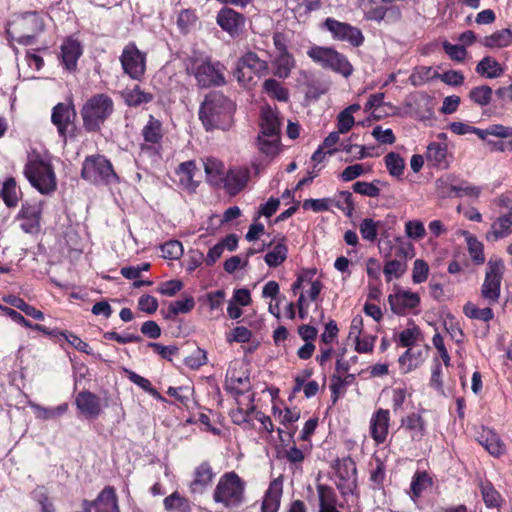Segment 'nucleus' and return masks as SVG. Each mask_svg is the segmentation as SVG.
Masks as SVG:
<instances>
[{
	"label": "nucleus",
	"mask_w": 512,
	"mask_h": 512,
	"mask_svg": "<svg viewBox=\"0 0 512 512\" xmlns=\"http://www.w3.org/2000/svg\"><path fill=\"white\" fill-rule=\"evenodd\" d=\"M235 103L220 91H211L199 107V119L206 131L228 130L233 124Z\"/></svg>",
	"instance_id": "obj_1"
},
{
	"label": "nucleus",
	"mask_w": 512,
	"mask_h": 512,
	"mask_svg": "<svg viewBox=\"0 0 512 512\" xmlns=\"http://www.w3.org/2000/svg\"><path fill=\"white\" fill-rule=\"evenodd\" d=\"M114 112V101L106 93L88 98L80 109L83 129L87 133H98Z\"/></svg>",
	"instance_id": "obj_2"
},
{
	"label": "nucleus",
	"mask_w": 512,
	"mask_h": 512,
	"mask_svg": "<svg viewBox=\"0 0 512 512\" xmlns=\"http://www.w3.org/2000/svg\"><path fill=\"white\" fill-rule=\"evenodd\" d=\"M246 482L235 472L222 474L213 491L214 502L228 509L240 507L245 502Z\"/></svg>",
	"instance_id": "obj_3"
},
{
	"label": "nucleus",
	"mask_w": 512,
	"mask_h": 512,
	"mask_svg": "<svg viewBox=\"0 0 512 512\" xmlns=\"http://www.w3.org/2000/svg\"><path fill=\"white\" fill-rule=\"evenodd\" d=\"M185 70L195 78L200 88L217 87L226 83L224 65L210 58L190 57L186 61Z\"/></svg>",
	"instance_id": "obj_4"
},
{
	"label": "nucleus",
	"mask_w": 512,
	"mask_h": 512,
	"mask_svg": "<svg viewBox=\"0 0 512 512\" xmlns=\"http://www.w3.org/2000/svg\"><path fill=\"white\" fill-rule=\"evenodd\" d=\"M45 29V23L40 13L24 12L17 15L7 27V35L18 44L29 46L36 42L37 36Z\"/></svg>",
	"instance_id": "obj_5"
},
{
	"label": "nucleus",
	"mask_w": 512,
	"mask_h": 512,
	"mask_svg": "<svg viewBox=\"0 0 512 512\" xmlns=\"http://www.w3.org/2000/svg\"><path fill=\"white\" fill-rule=\"evenodd\" d=\"M81 178L94 186H110L120 183V177L112 162L102 154L85 157L81 168Z\"/></svg>",
	"instance_id": "obj_6"
},
{
	"label": "nucleus",
	"mask_w": 512,
	"mask_h": 512,
	"mask_svg": "<svg viewBox=\"0 0 512 512\" xmlns=\"http://www.w3.org/2000/svg\"><path fill=\"white\" fill-rule=\"evenodd\" d=\"M24 175L29 183L41 194L56 190L57 181L52 164L39 156L30 159L24 167Z\"/></svg>",
	"instance_id": "obj_7"
},
{
	"label": "nucleus",
	"mask_w": 512,
	"mask_h": 512,
	"mask_svg": "<svg viewBox=\"0 0 512 512\" xmlns=\"http://www.w3.org/2000/svg\"><path fill=\"white\" fill-rule=\"evenodd\" d=\"M307 55L322 68L330 69L345 78L353 73L354 69L348 58L332 47L315 45L308 49Z\"/></svg>",
	"instance_id": "obj_8"
},
{
	"label": "nucleus",
	"mask_w": 512,
	"mask_h": 512,
	"mask_svg": "<svg viewBox=\"0 0 512 512\" xmlns=\"http://www.w3.org/2000/svg\"><path fill=\"white\" fill-rule=\"evenodd\" d=\"M147 56L134 41L128 42L119 56L123 74L131 80L142 81L147 72Z\"/></svg>",
	"instance_id": "obj_9"
},
{
	"label": "nucleus",
	"mask_w": 512,
	"mask_h": 512,
	"mask_svg": "<svg viewBox=\"0 0 512 512\" xmlns=\"http://www.w3.org/2000/svg\"><path fill=\"white\" fill-rule=\"evenodd\" d=\"M504 269L505 266L502 259H490L487 263V270L481 287V297L489 305L499 301Z\"/></svg>",
	"instance_id": "obj_10"
},
{
	"label": "nucleus",
	"mask_w": 512,
	"mask_h": 512,
	"mask_svg": "<svg viewBox=\"0 0 512 512\" xmlns=\"http://www.w3.org/2000/svg\"><path fill=\"white\" fill-rule=\"evenodd\" d=\"M44 202L40 200H26L16 216L20 221V228L24 233L36 235L41 230V220Z\"/></svg>",
	"instance_id": "obj_11"
},
{
	"label": "nucleus",
	"mask_w": 512,
	"mask_h": 512,
	"mask_svg": "<svg viewBox=\"0 0 512 512\" xmlns=\"http://www.w3.org/2000/svg\"><path fill=\"white\" fill-rule=\"evenodd\" d=\"M77 113L73 103H58L52 109L51 122L56 126L59 136L66 140L67 136L75 137V119Z\"/></svg>",
	"instance_id": "obj_12"
},
{
	"label": "nucleus",
	"mask_w": 512,
	"mask_h": 512,
	"mask_svg": "<svg viewBox=\"0 0 512 512\" xmlns=\"http://www.w3.org/2000/svg\"><path fill=\"white\" fill-rule=\"evenodd\" d=\"M324 27L335 40L348 42L353 47H359L364 43L365 38L362 31L349 23L328 17L324 21Z\"/></svg>",
	"instance_id": "obj_13"
},
{
	"label": "nucleus",
	"mask_w": 512,
	"mask_h": 512,
	"mask_svg": "<svg viewBox=\"0 0 512 512\" xmlns=\"http://www.w3.org/2000/svg\"><path fill=\"white\" fill-rule=\"evenodd\" d=\"M391 311L398 316H405L420 306L421 298L416 292L396 286L394 293L388 296Z\"/></svg>",
	"instance_id": "obj_14"
},
{
	"label": "nucleus",
	"mask_w": 512,
	"mask_h": 512,
	"mask_svg": "<svg viewBox=\"0 0 512 512\" xmlns=\"http://www.w3.org/2000/svg\"><path fill=\"white\" fill-rule=\"evenodd\" d=\"M389 427L390 411L384 408L376 409L370 418L369 433L377 445H381L387 440Z\"/></svg>",
	"instance_id": "obj_15"
},
{
	"label": "nucleus",
	"mask_w": 512,
	"mask_h": 512,
	"mask_svg": "<svg viewBox=\"0 0 512 512\" xmlns=\"http://www.w3.org/2000/svg\"><path fill=\"white\" fill-rule=\"evenodd\" d=\"M74 404L86 419H95L102 412L100 397L89 390L80 391L75 397Z\"/></svg>",
	"instance_id": "obj_16"
},
{
	"label": "nucleus",
	"mask_w": 512,
	"mask_h": 512,
	"mask_svg": "<svg viewBox=\"0 0 512 512\" xmlns=\"http://www.w3.org/2000/svg\"><path fill=\"white\" fill-rule=\"evenodd\" d=\"M237 363L230 365L226 372L225 390L235 397L244 395L251 389L250 377L245 372L238 373Z\"/></svg>",
	"instance_id": "obj_17"
},
{
	"label": "nucleus",
	"mask_w": 512,
	"mask_h": 512,
	"mask_svg": "<svg viewBox=\"0 0 512 512\" xmlns=\"http://www.w3.org/2000/svg\"><path fill=\"white\" fill-rule=\"evenodd\" d=\"M144 143L141 144V150H150L156 146H160L164 137V130L162 122L149 115L147 123L141 130Z\"/></svg>",
	"instance_id": "obj_18"
},
{
	"label": "nucleus",
	"mask_w": 512,
	"mask_h": 512,
	"mask_svg": "<svg viewBox=\"0 0 512 512\" xmlns=\"http://www.w3.org/2000/svg\"><path fill=\"white\" fill-rule=\"evenodd\" d=\"M216 474L211 463L207 460L202 461L193 471V480L190 483L192 493H203L214 482Z\"/></svg>",
	"instance_id": "obj_19"
},
{
	"label": "nucleus",
	"mask_w": 512,
	"mask_h": 512,
	"mask_svg": "<svg viewBox=\"0 0 512 512\" xmlns=\"http://www.w3.org/2000/svg\"><path fill=\"white\" fill-rule=\"evenodd\" d=\"M216 21L222 30L228 32L231 36H235L243 29L245 17L241 13L226 7L218 12Z\"/></svg>",
	"instance_id": "obj_20"
},
{
	"label": "nucleus",
	"mask_w": 512,
	"mask_h": 512,
	"mask_svg": "<svg viewBox=\"0 0 512 512\" xmlns=\"http://www.w3.org/2000/svg\"><path fill=\"white\" fill-rule=\"evenodd\" d=\"M60 60L64 68L73 72L77 68L78 59L83 54L81 43L72 37H67L61 44Z\"/></svg>",
	"instance_id": "obj_21"
},
{
	"label": "nucleus",
	"mask_w": 512,
	"mask_h": 512,
	"mask_svg": "<svg viewBox=\"0 0 512 512\" xmlns=\"http://www.w3.org/2000/svg\"><path fill=\"white\" fill-rule=\"evenodd\" d=\"M477 442L493 457L499 458L506 453V445L493 430L483 427L479 432Z\"/></svg>",
	"instance_id": "obj_22"
},
{
	"label": "nucleus",
	"mask_w": 512,
	"mask_h": 512,
	"mask_svg": "<svg viewBox=\"0 0 512 512\" xmlns=\"http://www.w3.org/2000/svg\"><path fill=\"white\" fill-rule=\"evenodd\" d=\"M283 494V480L281 477L273 479L264 493L261 512H278Z\"/></svg>",
	"instance_id": "obj_23"
},
{
	"label": "nucleus",
	"mask_w": 512,
	"mask_h": 512,
	"mask_svg": "<svg viewBox=\"0 0 512 512\" xmlns=\"http://www.w3.org/2000/svg\"><path fill=\"white\" fill-rule=\"evenodd\" d=\"M249 180V170L247 168L230 169L225 175L222 183L226 192L230 196L240 193L247 185Z\"/></svg>",
	"instance_id": "obj_24"
},
{
	"label": "nucleus",
	"mask_w": 512,
	"mask_h": 512,
	"mask_svg": "<svg viewBox=\"0 0 512 512\" xmlns=\"http://www.w3.org/2000/svg\"><path fill=\"white\" fill-rule=\"evenodd\" d=\"M401 427L409 434L412 441H421L427 433L426 421L417 412H412L402 418Z\"/></svg>",
	"instance_id": "obj_25"
},
{
	"label": "nucleus",
	"mask_w": 512,
	"mask_h": 512,
	"mask_svg": "<svg viewBox=\"0 0 512 512\" xmlns=\"http://www.w3.org/2000/svg\"><path fill=\"white\" fill-rule=\"evenodd\" d=\"M512 234V212H506L498 216L486 233V239L494 242L504 239Z\"/></svg>",
	"instance_id": "obj_26"
},
{
	"label": "nucleus",
	"mask_w": 512,
	"mask_h": 512,
	"mask_svg": "<svg viewBox=\"0 0 512 512\" xmlns=\"http://www.w3.org/2000/svg\"><path fill=\"white\" fill-rule=\"evenodd\" d=\"M238 73L242 68L251 70L258 77L265 76L269 73V63L261 59L256 52L248 51L243 54L238 62Z\"/></svg>",
	"instance_id": "obj_27"
},
{
	"label": "nucleus",
	"mask_w": 512,
	"mask_h": 512,
	"mask_svg": "<svg viewBox=\"0 0 512 512\" xmlns=\"http://www.w3.org/2000/svg\"><path fill=\"white\" fill-rule=\"evenodd\" d=\"M271 65L273 75L284 80L290 77L296 66V61L292 53L276 54Z\"/></svg>",
	"instance_id": "obj_28"
},
{
	"label": "nucleus",
	"mask_w": 512,
	"mask_h": 512,
	"mask_svg": "<svg viewBox=\"0 0 512 512\" xmlns=\"http://www.w3.org/2000/svg\"><path fill=\"white\" fill-rule=\"evenodd\" d=\"M448 147L446 143L431 142L427 146L426 159L430 165L446 169L449 166Z\"/></svg>",
	"instance_id": "obj_29"
},
{
	"label": "nucleus",
	"mask_w": 512,
	"mask_h": 512,
	"mask_svg": "<svg viewBox=\"0 0 512 512\" xmlns=\"http://www.w3.org/2000/svg\"><path fill=\"white\" fill-rule=\"evenodd\" d=\"M196 171L197 166L194 160L182 162L176 170L180 176V185L189 192H195L198 187V182L194 180Z\"/></svg>",
	"instance_id": "obj_30"
},
{
	"label": "nucleus",
	"mask_w": 512,
	"mask_h": 512,
	"mask_svg": "<svg viewBox=\"0 0 512 512\" xmlns=\"http://www.w3.org/2000/svg\"><path fill=\"white\" fill-rule=\"evenodd\" d=\"M124 103L128 107H139L143 104H148L154 100V95L150 92L144 91L139 85L132 88H126L122 92Z\"/></svg>",
	"instance_id": "obj_31"
},
{
	"label": "nucleus",
	"mask_w": 512,
	"mask_h": 512,
	"mask_svg": "<svg viewBox=\"0 0 512 512\" xmlns=\"http://www.w3.org/2000/svg\"><path fill=\"white\" fill-rule=\"evenodd\" d=\"M259 126L261 135L280 137V120L271 109L261 113Z\"/></svg>",
	"instance_id": "obj_32"
},
{
	"label": "nucleus",
	"mask_w": 512,
	"mask_h": 512,
	"mask_svg": "<svg viewBox=\"0 0 512 512\" xmlns=\"http://www.w3.org/2000/svg\"><path fill=\"white\" fill-rule=\"evenodd\" d=\"M356 375L355 374H346V375H338L332 374L330 377V391H331V400L333 404L339 400V398L344 394L345 388L355 383Z\"/></svg>",
	"instance_id": "obj_33"
},
{
	"label": "nucleus",
	"mask_w": 512,
	"mask_h": 512,
	"mask_svg": "<svg viewBox=\"0 0 512 512\" xmlns=\"http://www.w3.org/2000/svg\"><path fill=\"white\" fill-rule=\"evenodd\" d=\"M339 480L357 479V467L355 461L350 457L337 458L331 465Z\"/></svg>",
	"instance_id": "obj_34"
},
{
	"label": "nucleus",
	"mask_w": 512,
	"mask_h": 512,
	"mask_svg": "<svg viewBox=\"0 0 512 512\" xmlns=\"http://www.w3.org/2000/svg\"><path fill=\"white\" fill-rule=\"evenodd\" d=\"M423 353L421 350L415 351L413 347L407 350L399 357V369L401 373L407 374L415 370L423 362Z\"/></svg>",
	"instance_id": "obj_35"
},
{
	"label": "nucleus",
	"mask_w": 512,
	"mask_h": 512,
	"mask_svg": "<svg viewBox=\"0 0 512 512\" xmlns=\"http://www.w3.org/2000/svg\"><path fill=\"white\" fill-rule=\"evenodd\" d=\"M433 486V479L426 471L417 470L411 480L410 491L411 499L416 500L422 496V493Z\"/></svg>",
	"instance_id": "obj_36"
},
{
	"label": "nucleus",
	"mask_w": 512,
	"mask_h": 512,
	"mask_svg": "<svg viewBox=\"0 0 512 512\" xmlns=\"http://www.w3.org/2000/svg\"><path fill=\"white\" fill-rule=\"evenodd\" d=\"M262 91L271 99L279 102H288L289 100V90L274 78H268L263 82Z\"/></svg>",
	"instance_id": "obj_37"
},
{
	"label": "nucleus",
	"mask_w": 512,
	"mask_h": 512,
	"mask_svg": "<svg viewBox=\"0 0 512 512\" xmlns=\"http://www.w3.org/2000/svg\"><path fill=\"white\" fill-rule=\"evenodd\" d=\"M224 164L215 159L207 158L204 162V171L207 181L214 186H219L224 179Z\"/></svg>",
	"instance_id": "obj_38"
},
{
	"label": "nucleus",
	"mask_w": 512,
	"mask_h": 512,
	"mask_svg": "<svg viewBox=\"0 0 512 512\" xmlns=\"http://www.w3.org/2000/svg\"><path fill=\"white\" fill-rule=\"evenodd\" d=\"M195 307V300L192 296H187L183 300L170 302L167 312L161 311L167 320H175L178 314H187Z\"/></svg>",
	"instance_id": "obj_39"
},
{
	"label": "nucleus",
	"mask_w": 512,
	"mask_h": 512,
	"mask_svg": "<svg viewBox=\"0 0 512 512\" xmlns=\"http://www.w3.org/2000/svg\"><path fill=\"white\" fill-rule=\"evenodd\" d=\"M511 42L512 31L507 28L497 30L481 40V44L487 48H504L509 46Z\"/></svg>",
	"instance_id": "obj_40"
},
{
	"label": "nucleus",
	"mask_w": 512,
	"mask_h": 512,
	"mask_svg": "<svg viewBox=\"0 0 512 512\" xmlns=\"http://www.w3.org/2000/svg\"><path fill=\"white\" fill-rule=\"evenodd\" d=\"M476 72L486 78L494 79L503 74V69L494 58L485 56L478 62Z\"/></svg>",
	"instance_id": "obj_41"
},
{
	"label": "nucleus",
	"mask_w": 512,
	"mask_h": 512,
	"mask_svg": "<svg viewBox=\"0 0 512 512\" xmlns=\"http://www.w3.org/2000/svg\"><path fill=\"white\" fill-rule=\"evenodd\" d=\"M379 185L386 186L387 183L379 179H374L372 182L357 181L352 185V189L355 193L362 196L377 198L381 192Z\"/></svg>",
	"instance_id": "obj_42"
},
{
	"label": "nucleus",
	"mask_w": 512,
	"mask_h": 512,
	"mask_svg": "<svg viewBox=\"0 0 512 512\" xmlns=\"http://www.w3.org/2000/svg\"><path fill=\"white\" fill-rule=\"evenodd\" d=\"M287 254L288 247L285 244V238H282L281 241L265 255L264 260L269 267H278L286 260Z\"/></svg>",
	"instance_id": "obj_43"
},
{
	"label": "nucleus",
	"mask_w": 512,
	"mask_h": 512,
	"mask_svg": "<svg viewBox=\"0 0 512 512\" xmlns=\"http://www.w3.org/2000/svg\"><path fill=\"white\" fill-rule=\"evenodd\" d=\"M316 489L319 498V509L337 508V494L331 486L318 484Z\"/></svg>",
	"instance_id": "obj_44"
},
{
	"label": "nucleus",
	"mask_w": 512,
	"mask_h": 512,
	"mask_svg": "<svg viewBox=\"0 0 512 512\" xmlns=\"http://www.w3.org/2000/svg\"><path fill=\"white\" fill-rule=\"evenodd\" d=\"M0 197L8 208H14L18 205L19 197L17 194V185L13 177L3 182L0 190Z\"/></svg>",
	"instance_id": "obj_45"
},
{
	"label": "nucleus",
	"mask_w": 512,
	"mask_h": 512,
	"mask_svg": "<svg viewBox=\"0 0 512 512\" xmlns=\"http://www.w3.org/2000/svg\"><path fill=\"white\" fill-rule=\"evenodd\" d=\"M473 134L477 135L481 140H485L487 136L494 137H508L512 136L511 126H505L502 124H492L489 125L486 129H481L477 127H472Z\"/></svg>",
	"instance_id": "obj_46"
},
{
	"label": "nucleus",
	"mask_w": 512,
	"mask_h": 512,
	"mask_svg": "<svg viewBox=\"0 0 512 512\" xmlns=\"http://www.w3.org/2000/svg\"><path fill=\"white\" fill-rule=\"evenodd\" d=\"M479 487L486 507L495 508L500 506L501 495L490 481H482Z\"/></svg>",
	"instance_id": "obj_47"
},
{
	"label": "nucleus",
	"mask_w": 512,
	"mask_h": 512,
	"mask_svg": "<svg viewBox=\"0 0 512 512\" xmlns=\"http://www.w3.org/2000/svg\"><path fill=\"white\" fill-rule=\"evenodd\" d=\"M385 166L389 174L393 177L400 178L405 169V160L396 152H389L384 157Z\"/></svg>",
	"instance_id": "obj_48"
},
{
	"label": "nucleus",
	"mask_w": 512,
	"mask_h": 512,
	"mask_svg": "<svg viewBox=\"0 0 512 512\" xmlns=\"http://www.w3.org/2000/svg\"><path fill=\"white\" fill-rule=\"evenodd\" d=\"M464 234L466 235L467 248L471 259L476 264H483L485 261L483 243L469 232Z\"/></svg>",
	"instance_id": "obj_49"
},
{
	"label": "nucleus",
	"mask_w": 512,
	"mask_h": 512,
	"mask_svg": "<svg viewBox=\"0 0 512 512\" xmlns=\"http://www.w3.org/2000/svg\"><path fill=\"white\" fill-rule=\"evenodd\" d=\"M463 313L470 319L489 322L494 318V312L490 307L478 308L474 303L467 302L463 307Z\"/></svg>",
	"instance_id": "obj_50"
},
{
	"label": "nucleus",
	"mask_w": 512,
	"mask_h": 512,
	"mask_svg": "<svg viewBox=\"0 0 512 512\" xmlns=\"http://www.w3.org/2000/svg\"><path fill=\"white\" fill-rule=\"evenodd\" d=\"M370 481L374 490H383L386 480V465L379 458H375V466L370 470Z\"/></svg>",
	"instance_id": "obj_51"
},
{
	"label": "nucleus",
	"mask_w": 512,
	"mask_h": 512,
	"mask_svg": "<svg viewBox=\"0 0 512 512\" xmlns=\"http://www.w3.org/2000/svg\"><path fill=\"white\" fill-rule=\"evenodd\" d=\"M338 200H333V204L341 210L347 217H352L355 211V202L351 192L339 191Z\"/></svg>",
	"instance_id": "obj_52"
},
{
	"label": "nucleus",
	"mask_w": 512,
	"mask_h": 512,
	"mask_svg": "<svg viewBox=\"0 0 512 512\" xmlns=\"http://www.w3.org/2000/svg\"><path fill=\"white\" fill-rule=\"evenodd\" d=\"M492 88L487 85L474 87L469 92V98L479 106H487L492 99Z\"/></svg>",
	"instance_id": "obj_53"
},
{
	"label": "nucleus",
	"mask_w": 512,
	"mask_h": 512,
	"mask_svg": "<svg viewBox=\"0 0 512 512\" xmlns=\"http://www.w3.org/2000/svg\"><path fill=\"white\" fill-rule=\"evenodd\" d=\"M257 143L259 150L267 156H274L279 152L280 137H268L259 134Z\"/></svg>",
	"instance_id": "obj_54"
},
{
	"label": "nucleus",
	"mask_w": 512,
	"mask_h": 512,
	"mask_svg": "<svg viewBox=\"0 0 512 512\" xmlns=\"http://www.w3.org/2000/svg\"><path fill=\"white\" fill-rule=\"evenodd\" d=\"M406 267V263L401 260L393 259L387 261L383 268L386 282H390L393 277L399 279L405 273Z\"/></svg>",
	"instance_id": "obj_55"
},
{
	"label": "nucleus",
	"mask_w": 512,
	"mask_h": 512,
	"mask_svg": "<svg viewBox=\"0 0 512 512\" xmlns=\"http://www.w3.org/2000/svg\"><path fill=\"white\" fill-rule=\"evenodd\" d=\"M198 17L194 9H182L177 18V26L183 33H188L196 25Z\"/></svg>",
	"instance_id": "obj_56"
},
{
	"label": "nucleus",
	"mask_w": 512,
	"mask_h": 512,
	"mask_svg": "<svg viewBox=\"0 0 512 512\" xmlns=\"http://www.w3.org/2000/svg\"><path fill=\"white\" fill-rule=\"evenodd\" d=\"M421 334L420 328L414 325L412 328H406L402 330L396 341L398 345L405 348L413 347Z\"/></svg>",
	"instance_id": "obj_57"
},
{
	"label": "nucleus",
	"mask_w": 512,
	"mask_h": 512,
	"mask_svg": "<svg viewBox=\"0 0 512 512\" xmlns=\"http://www.w3.org/2000/svg\"><path fill=\"white\" fill-rule=\"evenodd\" d=\"M273 415L275 418L279 419V422L288 427V425L297 422L300 418V411L297 409L285 408L281 410L280 408L273 406Z\"/></svg>",
	"instance_id": "obj_58"
},
{
	"label": "nucleus",
	"mask_w": 512,
	"mask_h": 512,
	"mask_svg": "<svg viewBox=\"0 0 512 512\" xmlns=\"http://www.w3.org/2000/svg\"><path fill=\"white\" fill-rule=\"evenodd\" d=\"M160 249L165 259L176 260L183 255V246L178 240L167 241L161 245Z\"/></svg>",
	"instance_id": "obj_59"
},
{
	"label": "nucleus",
	"mask_w": 512,
	"mask_h": 512,
	"mask_svg": "<svg viewBox=\"0 0 512 512\" xmlns=\"http://www.w3.org/2000/svg\"><path fill=\"white\" fill-rule=\"evenodd\" d=\"M359 230L364 240L374 242L378 236V223L372 218H365L360 223Z\"/></svg>",
	"instance_id": "obj_60"
},
{
	"label": "nucleus",
	"mask_w": 512,
	"mask_h": 512,
	"mask_svg": "<svg viewBox=\"0 0 512 512\" xmlns=\"http://www.w3.org/2000/svg\"><path fill=\"white\" fill-rule=\"evenodd\" d=\"M405 234L409 239L421 240L426 236L424 223L420 220H409L405 223Z\"/></svg>",
	"instance_id": "obj_61"
},
{
	"label": "nucleus",
	"mask_w": 512,
	"mask_h": 512,
	"mask_svg": "<svg viewBox=\"0 0 512 512\" xmlns=\"http://www.w3.org/2000/svg\"><path fill=\"white\" fill-rule=\"evenodd\" d=\"M208 358L205 350L197 348L184 360V364L193 370H198L200 367L207 364Z\"/></svg>",
	"instance_id": "obj_62"
},
{
	"label": "nucleus",
	"mask_w": 512,
	"mask_h": 512,
	"mask_svg": "<svg viewBox=\"0 0 512 512\" xmlns=\"http://www.w3.org/2000/svg\"><path fill=\"white\" fill-rule=\"evenodd\" d=\"M429 275V265L423 259H416L413 263L412 281L415 284L423 283Z\"/></svg>",
	"instance_id": "obj_63"
},
{
	"label": "nucleus",
	"mask_w": 512,
	"mask_h": 512,
	"mask_svg": "<svg viewBox=\"0 0 512 512\" xmlns=\"http://www.w3.org/2000/svg\"><path fill=\"white\" fill-rule=\"evenodd\" d=\"M370 171V168H365L364 164H353L347 166L340 174V179L343 182H350L355 180L356 178L366 174Z\"/></svg>",
	"instance_id": "obj_64"
}]
</instances>
